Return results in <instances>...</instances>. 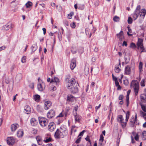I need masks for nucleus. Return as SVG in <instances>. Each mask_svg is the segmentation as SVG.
<instances>
[{
    "instance_id": "obj_23",
    "label": "nucleus",
    "mask_w": 146,
    "mask_h": 146,
    "mask_svg": "<svg viewBox=\"0 0 146 146\" xmlns=\"http://www.w3.org/2000/svg\"><path fill=\"white\" fill-rule=\"evenodd\" d=\"M23 135V132L22 129H19L17 132V136L19 137H21Z\"/></svg>"
},
{
    "instance_id": "obj_3",
    "label": "nucleus",
    "mask_w": 146,
    "mask_h": 146,
    "mask_svg": "<svg viewBox=\"0 0 146 146\" xmlns=\"http://www.w3.org/2000/svg\"><path fill=\"white\" fill-rule=\"evenodd\" d=\"M117 120L118 122H119L121 124L122 127L124 128L126 126L127 122L123 121L124 119L123 118V116L121 115H119L118 116L117 118Z\"/></svg>"
},
{
    "instance_id": "obj_63",
    "label": "nucleus",
    "mask_w": 146,
    "mask_h": 146,
    "mask_svg": "<svg viewBox=\"0 0 146 146\" xmlns=\"http://www.w3.org/2000/svg\"><path fill=\"white\" fill-rule=\"evenodd\" d=\"M32 133L34 134H36L37 133V130L36 129L33 130L32 132Z\"/></svg>"
},
{
    "instance_id": "obj_62",
    "label": "nucleus",
    "mask_w": 146,
    "mask_h": 146,
    "mask_svg": "<svg viewBox=\"0 0 146 146\" xmlns=\"http://www.w3.org/2000/svg\"><path fill=\"white\" fill-rule=\"evenodd\" d=\"M56 90V88L55 86H53V87H52L51 88V90L52 91H54V90Z\"/></svg>"
},
{
    "instance_id": "obj_7",
    "label": "nucleus",
    "mask_w": 146,
    "mask_h": 146,
    "mask_svg": "<svg viewBox=\"0 0 146 146\" xmlns=\"http://www.w3.org/2000/svg\"><path fill=\"white\" fill-rule=\"evenodd\" d=\"M37 87L39 91H42L45 88V84L43 82L41 83H38L37 84Z\"/></svg>"
},
{
    "instance_id": "obj_52",
    "label": "nucleus",
    "mask_w": 146,
    "mask_h": 146,
    "mask_svg": "<svg viewBox=\"0 0 146 146\" xmlns=\"http://www.w3.org/2000/svg\"><path fill=\"white\" fill-rule=\"evenodd\" d=\"M104 140V137L102 134H101L100 136V139L99 141H103Z\"/></svg>"
},
{
    "instance_id": "obj_56",
    "label": "nucleus",
    "mask_w": 146,
    "mask_h": 146,
    "mask_svg": "<svg viewBox=\"0 0 146 146\" xmlns=\"http://www.w3.org/2000/svg\"><path fill=\"white\" fill-rule=\"evenodd\" d=\"M123 98V96L122 95H120L119 96L118 99L119 100H122Z\"/></svg>"
},
{
    "instance_id": "obj_14",
    "label": "nucleus",
    "mask_w": 146,
    "mask_h": 146,
    "mask_svg": "<svg viewBox=\"0 0 146 146\" xmlns=\"http://www.w3.org/2000/svg\"><path fill=\"white\" fill-rule=\"evenodd\" d=\"M131 69L130 66L127 65L125 68V74L126 75H129L131 73Z\"/></svg>"
},
{
    "instance_id": "obj_17",
    "label": "nucleus",
    "mask_w": 146,
    "mask_h": 146,
    "mask_svg": "<svg viewBox=\"0 0 146 146\" xmlns=\"http://www.w3.org/2000/svg\"><path fill=\"white\" fill-rule=\"evenodd\" d=\"M52 82H54L55 85L57 86H58L59 85V79L57 77H54L52 78L50 82V83Z\"/></svg>"
},
{
    "instance_id": "obj_31",
    "label": "nucleus",
    "mask_w": 146,
    "mask_h": 146,
    "mask_svg": "<svg viewBox=\"0 0 146 146\" xmlns=\"http://www.w3.org/2000/svg\"><path fill=\"white\" fill-rule=\"evenodd\" d=\"M32 51L33 52L35 51L37 48V46L36 44H34L32 46Z\"/></svg>"
},
{
    "instance_id": "obj_9",
    "label": "nucleus",
    "mask_w": 146,
    "mask_h": 146,
    "mask_svg": "<svg viewBox=\"0 0 146 146\" xmlns=\"http://www.w3.org/2000/svg\"><path fill=\"white\" fill-rule=\"evenodd\" d=\"M55 115V111L53 110H50L47 113V115L48 118H51L54 117Z\"/></svg>"
},
{
    "instance_id": "obj_27",
    "label": "nucleus",
    "mask_w": 146,
    "mask_h": 146,
    "mask_svg": "<svg viewBox=\"0 0 146 146\" xmlns=\"http://www.w3.org/2000/svg\"><path fill=\"white\" fill-rule=\"evenodd\" d=\"M132 134L134 136L135 139L136 141H138L139 139V136L138 134L136 135V133L135 132H132Z\"/></svg>"
},
{
    "instance_id": "obj_41",
    "label": "nucleus",
    "mask_w": 146,
    "mask_h": 146,
    "mask_svg": "<svg viewBox=\"0 0 146 146\" xmlns=\"http://www.w3.org/2000/svg\"><path fill=\"white\" fill-rule=\"evenodd\" d=\"M127 22L129 24H131L132 23V19L131 17H128V19L127 20Z\"/></svg>"
},
{
    "instance_id": "obj_1",
    "label": "nucleus",
    "mask_w": 146,
    "mask_h": 146,
    "mask_svg": "<svg viewBox=\"0 0 146 146\" xmlns=\"http://www.w3.org/2000/svg\"><path fill=\"white\" fill-rule=\"evenodd\" d=\"M66 128L64 125H62L60 127V129H57L54 134V137L58 139L60 137H63L64 133L65 131Z\"/></svg>"
},
{
    "instance_id": "obj_61",
    "label": "nucleus",
    "mask_w": 146,
    "mask_h": 146,
    "mask_svg": "<svg viewBox=\"0 0 146 146\" xmlns=\"http://www.w3.org/2000/svg\"><path fill=\"white\" fill-rule=\"evenodd\" d=\"M131 142L132 143H134L135 142V141L134 140V138H133V137L132 136H131Z\"/></svg>"
},
{
    "instance_id": "obj_57",
    "label": "nucleus",
    "mask_w": 146,
    "mask_h": 146,
    "mask_svg": "<svg viewBox=\"0 0 146 146\" xmlns=\"http://www.w3.org/2000/svg\"><path fill=\"white\" fill-rule=\"evenodd\" d=\"M112 77L113 80L115 82L117 81V78L115 77L113 74H112Z\"/></svg>"
},
{
    "instance_id": "obj_45",
    "label": "nucleus",
    "mask_w": 146,
    "mask_h": 146,
    "mask_svg": "<svg viewBox=\"0 0 146 146\" xmlns=\"http://www.w3.org/2000/svg\"><path fill=\"white\" fill-rule=\"evenodd\" d=\"M143 45L142 41L141 40L139 41L138 42L137 45L138 48Z\"/></svg>"
},
{
    "instance_id": "obj_25",
    "label": "nucleus",
    "mask_w": 146,
    "mask_h": 146,
    "mask_svg": "<svg viewBox=\"0 0 146 146\" xmlns=\"http://www.w3.org/2000/svg\"><path fill=\"white\" fill-rule=\"evenodd\" d=\"M137 119V114H136L135 116V118L133 120V121H131V120H130V125H131V126H133L134 123H135V122H136Z\"/></svg>"
},
{
    "instance_id": "obj_49",
    "label": "nucleus",
    "mask_w": 146,
    "mask_h": 146,
    "mask_svg": "<svg viewBox=\"0 0 146 146\" xmlns=\"http://www.w3.org/2000/svg\"><path fill=\"white\" fill-rule=\"evenodd\" d=\"M138 16L139 15H137V14L135 13H134L133 15V17L134 20H135L136 19H137V18L138 17Z\"/></svg>"
},
{
    "instance_id": "obj_6",
    "label": "nucleus",
    "mask_w": 146,
    "mask_h": 146,
    "mask_svg": "<svg viewBox=\"0 0 146 146\" xmlns=\"http://www.w3.org/2000/svg\"><path fill=\"white\" fill-rule=\"evenodd\" d=\"M133 87L134 89V92L135 96L138 95L139 89V84L138 82H135L133 84Z\"/></svg>"
},
{
    "instance_id": "obj_11",
    "label": "nucleus",
    "mask_w": 146,
    "mask_h": 146,
    "mask_svg": "<svg viewBox=\"0 0 146 146\" xmlns=\"http://www.w3.org/2000/svg\"><path fill=\"white\" fill-rule=\"evenodd\" d=\"M76 66V59L73 58L71 61L70 68L72 70H73Z\"/></svg>"
},
{
    "instance_id": "obj_53",
    "label": "nucleus",
    "mask_w": 146,
    "mask_h": 146,
    "mask_svg": "<svg viewBox=\"0 0 146 146\" xmlns=\"http://www.w3.org/2000/svg\"><path fill=\"white\" fill-rule=\"evenodd\" d=\"M70 26L72 28H74L76 27L75 23L73 22L72 23L70 24Z\"/></svg>"
},
{
    "instance_id": "obj_4",
    "label": "nucleus",
    "mask_w": 146,
    "mask_h": 146,
    "mask_svg": "<svg viewBox=\"0 0 146 146\" xmlns=\"http://www.w3.org/2000/svg\"><path fill=\"white\" fill-rule=\"evenodd\" d=\"M76 81L75 80L72 78L70 80H68L67 84V87L68 89H70L71 87L74 86V85L75 84Z\"/></svg>"
},
{
    "instance_id": "obj_37",
    "label": "nucleus",
    "mask_w": 146,
    "mask_h": 146,
    "mask_svg": "<svg viewBox=\"0 0 146 146\" xmlns=\"http://www.w3.org/2000/svg\"><path fill=\"white\" fill-rule=\"evenodd\" d=\"M141 14L142 13H143L142 15L143 16H145L146 13V10L145 9H142L141 11Z\"/></svg>"
},
{
    "instance_id": "obj_12",
    "label": "nucleus",
    "mask_w": 146,
    "mask_h": 146,
    "mask_svg": "<svg viewBox=\"0 0 146 146\" xmlns=\"http://www.w3.org/2000/svg\"><path fill=\"white\" fill-rule=\"evenodd\" d=\"M13 27V25L12 23L9 22L7 24L3 26V29L4 30L7 31L9 30L10 28H12Z\"/></svg>"
},
{
    "instance_id": "obj_20",
    "label": "nucleus",
    "mask_w": 146,
    "mask_h": 146,
    "mask_svg": "<svg viewBox=\"0 0 146 146\" xmlns=\"http://www.w3.org/2000/svg\"><path fill=\"white\" fill-rule=\"evenodd\" d=\"M31 110L30 107L28 106L25 107L24 112L27 114H29L31 112Z\"/></svg>"
},
{
    "instance_id": "obj_28",
    "label": "nucleus",
    "mask_w": 146,
    "mask_h": 146,
    "mask_svg": "<svg viewBox=\"0 0 146 146\" xmlns=\"http://www.w3.org/2000/svg\"><path fill=\"white\" fill-rule=\"evenodd\" d=\"M130 115V112L129 111H127V113L126 114V119L125 121L127 122L128 121V119L129 118Z\"/></svg>"
},
{
    "instance_id": "obj_22",
    "label": "nucleus",
    "mask_w": 146,
    "mask_h": 146,
    "mask_svg": "<svg viewBox=\"0 0 146 146\" xmlns=\"http://www.w3.org/2000/svg\"><path fill=\"white\" fill-rule=\"evenodd\" d=\"M22 75L21 74H19L17 75L15 79V81L17 82H19L22 79Z\"/></svg>"
},
{
    "instance_id": "obj_8",
    "label": "nucleus",
    "mask_w": 146,
    "mask_h": 146,
    "mask_svg": "<svg viewBox=\"0 0 146 146\" xmlns=\"http://www.w3.org/2000/svg\"><path fill=\"white\" fill-rule=\"evenodd\" d=\"M55 125L54 123L53 122H51L49 123L48 129L49 131H52L55 129Z\"/></svg>"
},
{
    "instance_id": "obj_38",
    "label": "nucleus",
    "mask_w": 146,
    "mask_h": 146,
    "mask_svg": "<svg viewBox=\"0 0 146 146\" xmlns=\"http://www.w3.org/2000/svg\"><path fill=\"white\" fill-rule=\"evenodd\" d=\"M74 15V13L72 12L68 15V18L69 19H71L72 16Z\"/></svg>"
},
{
    "instance_id": "obj_60",
    "label": "nucleus",
    "mask_w": 146,
    "mask_h": 146,
    "mask_svg": "<svg viewBox=\"0 0 146 146\" xmlns=\"http://www.w3.org/2000/svg\"><path fill=\"white\" fill-rule=\"evenodd\" d=\"M140 9H141L140 6L138 5L136 9V10L140 11Z\"/></svg>"
},
{
    "instance_id": "obj_2",
    "label": "nucleus",
    "mask_w": 146,
    "mask_h": 146,
    "mask_svg": "<svg viewBox=\"0 0 146 146\" xmlns=\"http://www.w3.org/2000/svg\"><path fill=\"white\" fill-rule=\"evenodd\" d=\"M39 123L40 126L42 127L46 126L48 123V120L46 118L43 117H39Z\"/></svg>"
},
{
    "instance_id": "obj_40",
    "label": "nucleus",
    "mask_w": 146,
    "mask_h": 146,
    "mask_svg": "<svg viewBox=\"0 0 146 146\" xmlns=\"http://www.w3.org/2000/svg\"><path fill=\"white\" fill-rule=\"evenodd\" d=\"M130 47L133 48H135L136 46L135 44L133 43L132 42L131 43Z\"/></svg>"
},
{
    "instance_id": "obj_21",
    "label": "nucleus",
    "mask_w": 146,
    "mask_h": 146,
    "mask_svg": "<svg viewBox=\"0 0 146 146\" xmlns=\"http://www.w3.org/2000/svg\"><path fill=\"white\" fill-rule=\"evenodd\" d=\"M31 125L33 126L36 125L38 123V121L35 118H32L30 121Z\"/></svg>"
},
{
    "instance_id": "obj_51",
    "label": "nucleus",
    "mask_w": 146,
    "mask_h": 146,
    "mask_svg": "<svg viewBox=\"0 0 146 146\" xmlns=\"http://www.w3.org/2000/svg\"><path fill=\"white\" fill-rule=\"evenodd\" d=\"M78 137V138L75 141V142L77 143H79L81 139V137Z\"/></svg>"
},
{
    "instance_id": "obj_16",
    "label": "nucleus",
    "mask_w": 146,
    "mask_h": 146,
    "mask_svg": "<svg viewBox=\"0 0 146 146\" xmlns=\"http://www.w3.org/2000/svg\"><path fill=\"white\" fill-rule=\"evenodd\" d=\"M141 102L143 103H146V93H143L140 95Z\"/></svg>"
},
{
    "instance_id": "obj_34",
    "label": "nucleus",
    "mask_w": 146,
    "mask_h": 146,
    "mask_svg": "<svg viewBox=\"0 0 146 146\" xmlns=\"http://www.w3.org/2000/svg\"><path fill=\"white\" fill-rule=\"evenodd\" d=\"M26 6L27 8H29L32 5V3L30 1H28L26 4Z\"/></svg>"
},
{
    "instance_id": "obj_44",
    "label": "nucleus",
    "mask_w": 146,
    "mask_h": 146,
    "mask_svg": "<svg viewBox=\"0 0 146 146\" xmlns=\"http://www.w3.org/2000/svg\"><path fill=\"white\" fill-rule=\"evenodd\" d=\"M26 57L25 56H23L21 60V61L23 63H24L26 62Z\"/></svg>"
},
{
    "instance_id": "obj_35",
    "label": "nucleus",
    "mask_w": 146,
    "mask_h": 146,
    "mask_svg": "<svg viewBox=\"0 0 146 146\" xmlns=\"http://www.w3.org/2000/svg\"><path fill=\"white\" fill-rule=\"evenodd\" d=\"M119 20V18L116 16H114L113 18V20L115 22H118Z\"/></svg>"
},
{
    "instance_id": "obj_33",
    "label": "nucleus",
    "mask_w": 146,
    "mask_h": 146,
    "mask_svg": "<svg viewBox=\"0 0 146 146\" xmlns=\"http://www.w3.org/2000/svg\"><path fill=\"white\" fill-rule=\"evenodd\" d=\"M74 117L75 118V121L76 122V121L79 122V120L80 119V116H77V115H74Z\"/></svg>"
},
{
    "instance_id": "obj_18",
    "label": "nucleus",
    "mask_w": 146,
    "mask_h": 146,
    "mask_svg": "<svg viewBox=\"0 0 146 146\" xmlns=\"http://www.w3.org/2000/svg\"><path fill=\"white\" fill-rule=\"evenodd\" d=\"M19 127V125L15 123L11 125V129L12 132L15 131Z\"/></svg>"
},
{
    "instance_id": "obj_13",
    "label": "nucleus",
    "mask_w": 146,
    "mask_h": 146,
    "mask_svg": "<svg viewBox=\"0 0 146 146\" xmlns=\"http://www.w3.org/2000/svg\"><path fill=\"white\" fill-rule=\"evenodd\" d=\"M38 145H41L42 144L43 140L41 136L40 135L36 136L35 137Z\"/></svg>"
},
{
    "instance_id": "obj_32",
    "label": "nucleus",
    "mask_w": 146,
    "mask_h": 146,
    "mask_svg": "<svg viewBox=\"0 0 146 146\" xmlns=\"http://www.w3.org/2000/svg\"><path fill=\"white\" fill-rule=\"evenodd\" d=\"M142 139L143 140H145L146 139V131H144L142 133Z\"/></svg>"
},
{
    "instance_id": "obj_55",
    "label": "nucleus",
    "mask_w": 146,
    "mask_h": 146,
    "mask_svg": "<svg viewBox=\"0 0 146 146\" xmlns=\"http://www.w3.org/2000/svg\"><path fill=\"white\" fill-rule=\"evenodd\" d=\"M85 131L84 130L82 131V132H81L80 133V134L78 136V137H79L80 136H83L84 134V132Z\"/></svg>"
},
{
    "instance_id": "obj_39",
    "label": "nucleus",
    "mask_w": 146,
    "mask_h": 146,
    "mask_svg": "<svg viewBox=\"0 0 146 146\" xmlns=\"http://www.w3.org/2000/svg\"><path fill=\"white\" fill-rule=\"evenodd\" d=\"M141 113L142 117L144 118L145 120H146V113L143 111H141Z\"/></svg>"
},
{
    "instance_id": "obj_5",
    "label": "nucleus",
    "mask_w": 146,
    "mask_h": 146,
    "mask_svg": "<svg viewBox=\"0 0 146 146\" xmlns=\"http://www.w3.org/2000/svg\"><path fill=\"white\" fill-rule=\"evenodd\" d=\"M15 141V139L13 137H8L7 139V143L10 146L13 145Z\"/></svg>"
},
{
    "instance_id": "obj_30",
    "label": "nucleus",
    "mask_w": 146,
    "mask_h": 146,
    "mask_svg": "<svg viewBox=\"0 0 146 146\" xmlns=\"http://www.w3.org/2000/svg\"><path fill=\"white\" fill-rule=\"evenodd\" d=\"M40 98V96L38 95H36L34 96V99L35 101H38Z\"/></svg>"
},
{
    "instance_id": "obj_47",
    "label": "nucleus",
    "mask_w": 146,
    "mask_h": 146,
    "mask_svg": "<svg viewBox=\"0 0 146 146\" xmlns=\"http://www.w3.org/2000/svg\"><path fill=\"white\" fill-rule=\"evenodd\" d=\"M96 29L95 28H93V29L92 30L91 32L90 33V36H89V37L90 38L92 36V33H94L96 31Z\"/></svg>"
},
{
    "instance_id": "obj_10",
    "label": "nucleus",
    "mask_w": 146,
    "mask_h": 146,
    "mask_svg": "<svg viewBox=\"0 0 146 146\" xmlns=\"http://www.w3.org/2000/svg\"><path fill=\"white\" fill-rule=\"evenodd\" d=\"M78 85H76L75 86H73L70 89H68L70 90V92L73 94H75L78 92Z\"/></svg>"
},
{
    "instance_id": "obj_48",
    "label": "nucleus",
    "mask_w": 146,
    "mask_h": 146,
    "mask_svg": "<svg viewBox=\"0 0 146 146\" xmlns=\"http://www.w3.org/2000/svg\"><path fill=\"white\" fill-rule=\"evenodd\" d=\"M140 12V11L137 10H135L134 13H135L137 14L138 15H140L141 16V14Z\"/></svg>"
},
{
    "instance_id": "obj_29",
    "label": "nucleus",
    "mask_w": 146,
    "mask_h": 146,
    "mask_svg": "<svg viewBox=\"0 0 146 146\" xmlns=\"http://www.w3.org/2000/svg\"><path fill=\"white\" fill-rule=\"evenodd\" d=\"M78 108V106H76L74 108V110L73 111L74 115H77V112Z\"/></svg>"
},
{
    "instance_id": "obj_26",
    "label": "nucleus",
    "mask_w": 146,
    "mask_h": 146,
    "mask_svg": "<svg viewBox=\"0 0 146 146\" xmlns=\"http://www.w3.org/2000/svg\"><path fill=\"white\" fill-rule=\"evenodd\" d=\"M120 67L118 65L115 66V70L116 73H119L121 71V69Z\"/></svg>"
},
{
    "instance_id": "obj_50",
    "label": "nucleus",
    "mask_w": 146,
    "mask_h": 146,
    "mask_svg": "<svg viewBox=\"0 0 146 146\" xmlns=\"http://www.w3.org/2000/svg\"><path fill=\"white\" fill-rule=\"evenodd\" d=\"M85 139L86 141H88L89 142L90 145H91V142L89 137H88V136H87V137L86 138H85Z\"/></svg>"
},
{
    "instance_id": "obj_58",
    "label": "nucleus",
    "mask_w": 146,
    "mask_h": 146,
    "mask_svg": "<svg viewBox=\"0 0 146 146\" xmlns=\"http://www.w3.org/2000/svg\"><path fill=\"white\" fill-rule=\"evenodd\" d=\"M122 46H127V42L125 41H124L122 44Z\"/></svg>"
},
{
    "instance_id": "obj_15",
    "label": "nucleus",
    "mask_w": 146,
    "mask_h": 146,
    "mask_svg": "<svg viewBox=\"0 0 146 146\" xmlns=\"http://www.w3.org/2000/svg\"><path fill=\"white\" fill-rule=\"evenodd\" d=\"M52 103L49 101H46L44 105V108L45 110H47L51 106Z\"/></svg>"
},
{
    "instance_id": "obj_54",
    "label": "nucleus",
    "mask_w": 146,
    "mask_h": 146,
    "mask_svg": "<svg viewBox=\"0 0 146 146\" xmlns=\"http://www.w3.org/2000/svg\"><path fill=\"white\" fill-rule=\"evenodd\" d=\"M6 48V46H2L0 47V52L2 50H4Z\"/></svg>"
},
{
    "instance_id": "obj_19",
    "label": "nucleus",
    "mask_w": 146,
    "mask_h": 146,
    "mask_svg": "<svg viewBox=\"0 0 146 146\" xmlns=\"http://www.w3.org/2000/svg\"><path fill=\"white\" fill-rule=\"evenodd\" d=\"M75 98V97L72 95L68 94L67 97V100L68 102H73Z\"/></svg>"
},
{
    "instance_id": "obj_36",
    "label": "nucleus",
    "mask_w": 146,
    "mask_h": 146,
    "mask_svg": "<svg viewBox=\"0 0 146 146\" xmlns=\"http://www.w3.org/2000/svg\"><path fill=\"white\" fill-rule=\"evenodd\" d=\"M143 66V63L142 62H140L139 63V69L140 71H142V68Z\"/></svg>"
},
{
    "instance_id": "obj_43",
    "label": "nucleus",
    "mask_w": 146,
    "mask_h": 146,
    "mask_svg": "<svg viewBox=\"0 0 146 146\" xmlns=\"http://www.w3.org/2000/svg\"><path fill=\"white\" fill-rule=\"evenodd\" d=\"M141 108L142 110L145 112H146V106L142 104H141Z\"/></svg>"
},
{
    "instance_id": "obj_24",
    "label": "nucleus",
    "mask_w": 146,
    "mask_h": 146,
    "mask_svg": "<svg viewBox=\"0 0 146 146\" xmlns=\"http://www.w3.org/2000/svg\"><path fill=\"white\" fill-rule=\"evenodd\" d=\"M117 36L119 39H122L124 37L123 32L122 31H121L119 33L117 34Z\"/></svg>"
},
{
    "instance_id": "obj_64",
    "label": "nucleus",
    "mask_w": 146,
    "mask_h": 146,
    "mask_svg": "<svg viewBox=\"0 0 146 146\" xmlns=\"http://www.w3.org/2000/svg\"><path fill=\"white\" fill-rule=\"evenodd\" d=\"M86 34L87 35L89 34V31L87 29H85Z\"/></svg>"
},
{
    "instance_id": "obj_42",
    "label": "nucleus",
    "mask_w": 146,
    "mask_h": 146,
    "mask_svg": "<svg viewBox=\"0 0 146 146\" xmlns=\"http://www.w3.org/2000/svg\"><path fill=\"white\" fill-rule=\"evenodd\" d=\"M51 140V137H49L48 138L46 139L45 140H44L43 141L45 143H48L50 142Z\"/></svg>"
},
{
    "instance_id": "obj_46",
    "label": "nucleus",
    "mask_w": 146,
    "mask_h": 146,
    "mask_svg": "<svg viewBox=\"0 0 146 146\" xmlns=\"http://www.w3.org/2000/svg\"><path fill=\"white\" fill-rule=\"evenodd\" d=\"M141 86H145V84L144 82V80L143 79L142 80L140 83Z\"/></svg>"
},
{
    "instance_id": "obj_59",
    "label": "nucleus",
    "mask_w": 146,
    "mask_h": 146,
    "mask_svg": "<svg viewBox=\"0 0 146 146\" xmlns=\"http://www.w3.org/2000/svg\"><path fill=\"white\" fill-rule=\"evenodd\" d=\"M115 85H116V86H119V85H119V83L118 82L117 80V81H115Z\"/></svg>"
}]
</instances>
